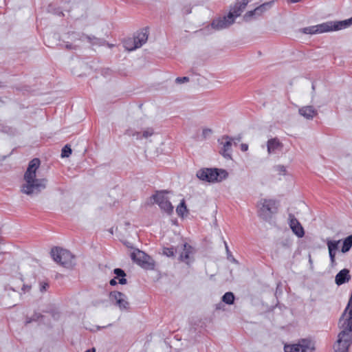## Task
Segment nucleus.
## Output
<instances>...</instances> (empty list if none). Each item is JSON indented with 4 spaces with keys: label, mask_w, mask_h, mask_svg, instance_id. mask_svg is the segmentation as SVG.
Instances as JSON below:
<instances>
[{
    "label": "nucleus",
    "mask_w": 352,
    "mask_h": 352,
    "mask_svg": "<svg viewBox=\"0 0 352 352\" xmlns=\"http://www.w3.org/2000/svg\"><path fill=\"white\" fill-rule=\"evenodd\" d=\"M287 1L288 3H298V2H301L302 0H287Z\"/></svg>",
    "instance_id": "42"
},
{
    "label": "nucleus",
    "mask_w": 352,
    "mask_h": 352,
    "mask_svg": "<svg viewBox=\"0 0 352 352\" xmlns=\"http://www.w3.org/2000/svg\"><path fill=\"white\" fill-rule=\"evenodd\" d=\"M298 113L307 120H313L318 115V111L313 106L307 105L300 107Z\"/></svg>",
    "instance_id": "17"
},
{
    "label": "nucleus",
    "mask_w": 352,
    "mask_h": 352,
    "mask_svg": "<svg viewBox=\"0 0 352 352\" xmlns=\"http://www.w3.org/2000/svg\"><path fill=\"white\" fill-rule=\"evenodd\" d=\"M82 37H85L91 45H103L105 43V41L104 39L97 38L94 36L82 34L79 39H81Z\"/></svg>",
    "instance_id": "19"
},
{
    "label": "nucleus",
    "mask_w": 352,
    "mask_h": 352,
    "mask_svg": "<svg viewBox=\"0 0 352 352\" xmlns=\"http://www.w3.org/2000/svg\"><path fill=\"white\" fill-rule=\"evenodd\" d=\"M3 261L2 254L0 252V263Z\"/></svg>",
    "instance_id": "44"
},
{
    "label": "nucleus",
    "mask_w": 352,
    "mask_h": 352,
    "mask_svg": "<svg viewBox=\"0 0 352 352\" xmlns=\"http://www.w3.org/2000/svg\"><path fill=\"white\" fill-rule=\"evenodd\" d=\"M153 133V131L152 129H148L146 131H144L142 133V137L147 138L150 136H151Z\"/></svg>",
    "instance_id": "37"
},
{
    "label": "nucleus",
    "mask_w": 352,
    "mask_h": 352,
    "mask_svg": "<svg viewBox=\"0 0 352 352\" xmlns=\"http://www.w3.org/2000/svg\"><path fill=\"white\" fill-rule=\"evenodd\" d=\"M43 316L41 314L35 313L31 318H27L26 324L30 323L32 321L38 320Z\"/></svg>",
    "instance_id": "29"
},
{
    "label": "nucleus",
    "mask_w": 352,
    "mask_h": 352,
    "mask_svg": "<svg viewBox=\"0 0 352 352\" xmlns=\"http://www.w3.org/2000/svg\"><path fill=\"white\" fill-rule=\"evenodd\" d=\"M234 295L232 292H226L223 296H222V301L228 305H232L234 301Z\"/></svg>",
    "instance_id": "24"
},
{
    "label": "nucleus",
    "mask_w": 352,
    "mask_h": 352,
    "mask_svg": "<svg viewBox=\"0 0 352 352\" xmlns=\"http://www.w3.org/2000/svg\"><path fill=\"white\" fill-rule=\"evenodd\" d=\"M335 27V21H327L316 25L304 28L302 32L308 34H321L330 31H337Z\"/></svg>",
    "instance_id": "6"
},
{
    "label": "nucleus",
    "mask_w": 352,
    "mask_h": 352,
    "mask_svg": "<svg viewBox=\"0 0 352 352\" xmlns=\"http://www.w3.org/2000/svg\"><path fill=\"white\" fill-rule=\"evenodd\" d=\"M110 301L118 306L120 310H126L129 308L126 296L120 292L113 291L109 294Z\"/></svg>",
    "instance_id": "9"
},
{
    "label": "nucleus",
    "mask_w": 352,
    "mask_h": 352,
    "mask_svg": "<svg viewBox=\"0 0 352 352\" xmlns=\"http://www.w3.org/2000/svg\"><path fill=\"white\" fill-rule=\"evenodd\" d=\"M175 248L173 247L171 248H164L163 249V254L166 255L168 257H173L175 256Z\"/></svg>",
    "instance_id": "28"
},
{
    "label": "nucleus",
    "mask_w": 352,
    "mask_h": 352,
    "mask_svg": "<svg viewBox=\"0 0 352 352\" xmlns=\"http://www.w3.org/2000/svg\"><path fill=\"white\" fill-rule=\"evenodd\" d=\"M116 278H114L113 279H111L110 281H109V284L112 286H114V285H117V281L116 280Z\"/></svg>",
    "instance_id": "41"
},
{
    "label": "nucleus",
    "mask_w": 352,
    "mask_h": 352,
    "mask_svg": "<svg viewBox=\"0 0 352 352\" xmlns=\"http://www.w3.org/2000/svg\"><path fill=\"white\" fill-rule=\"evenodd\" d=\"M39 285V289L41 292H45L47 289L49 287V284L47 282H41Z\"/></svg>",
    "instance_id": "34"
},
{
    "label": "nucleus",
    "mask_w": 352,
    "mask_h": 352,
    "mask_svg": "<svg viewBox=\"0 0 352 352\" xmlns=\"http://www.w3.org/2000/svg\"><path fill=\"white\" fill-rule=\"evenodd\" d=\"M340 241H331L328 240L327 245L328 247L329 252H331L332 250L337 251L338 249V245L340 243Z\"/></svg>",
    "instance_id": "26"
},
{
    "label": "nucleus",
    "mask_w": 352,
    "mask_h": 352,
    "mask_svg": "<svg viewBox=\"0 0 352 352\" xmlns=\"http://www.w3.org/2000/svg\"><path fill=\"white\" fill-rule=\"evenodd\" d=\"M152 198L162 211L165 212L168 215L173 213L174 208L168 197L165 196L164 192H158L155 195H153Z\"/></svg>",
    "instance_id": "8"
},
{
    "label": "nucleus",
    "mask_w": 352,
    "mask_h": 352,
    "mask_svg": "<svg viewBox=\"0 0 352 352\" xmlns=\"http://www.w3.org/2000/svg\"><path fill=\"white\" fill-rule=\"evenodd\" d=\"M28 289V287H27V286H25V285H24V286H23V289Z\"/></svg>",
    "instance_id": "48"
},
{
    "label": "nucleus",
    "mask_w": 352,
    "mask_h": 352,
    "mask_svg": "<svg viewBox=\"0 0 352 352\" xmlns=\"http://www.w3.org/2000/svg\"><path fill=\"white\" fill-rule=\"evenodd\" d=\"M195 250L190 245L185 243L183 245V251L180 253L179 260L190 266L195 261Z\"/></svg>",
    "instance_id": "10"
},
{
    "label": "nucleus",
    "mask_w": 352,
    "mask_h": 352,
    "mask_svg": "<svg viewBox=\"0 0 352 352\" xmlns=\"http://www.w3.org/2000/svg\"><path fill=\"white\" fill-rule=\"evenodd\" d=\"M275 170L279 172L280 174L285 175L286 172V168L283 165H277L274 167Z\"/></svg>",
    "instance_id": "32"
},
{
    "label": "nucleus",
    "mask_w": 352,
    "mask_h": 352,
    "mask_svg": "<svg viewBox=\"0 0 352 352\" xmlns=\"http://www.w3.org/2000/svg\"><path fill=\"white\" fill-rule=\"evenodd\" d=\"M336 23V30H340L342 29H345L352 24V16L350 19L343 20V21H335Z\"/></svg>",
    "instance_id": "20"
},
{
    "label": "nucleus",
    "mask_w": 352,
    "mask_h": 352,
    "mask_svg": "<svg viewBox=\"0 0 352 352\" xmlns=\"http://www.w3.org/2000/svg\"><path fill=\"white\" fill-rule=\"evenodd\" d=\"M147 39H148L147 31L146 30H144L140 32L137 33V34L135 35V36L134 37V39H133L134 45L133 47H126L129 51L134 50L142 46V45L146 42Z\"/></svg>",
    "instance_id": "15"
},
{
    "label": "nucleus",
    "mask_w": 352,
    "mask_h": 352,
    "mask_svg": "<svg viewBox=\"0 0 352 352\" xmlns=\"http://www.w3.org/2000/svg\"><path fill=\"white\" fill-rule=\"evenodd\" d=\"M351 276L348 269H343L340 270L335 277V282L338 285H341L350 280Z\"/></svg>",
    "instance_id": "18"
},
{
    "label": "nucleus",
    "mask_w": 352,
    "mask_h": 352,
    "mask_svg": "<svg viewBox=\"0 0 352 352\" xmlns=\"http://www.w3.org/2000/svg\"><path fill=\"white\" fill-rule=\"evenodd\" d=\"M131 258L135 263L144 270H152L155 268V263L154 260L143 251L135 249L131 252Z\"/></svg>",
    "instance_id": "5"
},
{
    "label": "nucleus",
    "mask_w": 352,
    "mask_h": 352,
    "mask_svg": "<svg viewBox=\"0 0 352 352\" xmlns=\"http://www.w3.org/2000/svg\"><path fill=\"white\" fill-rule=\"evenodd\" d=\"M233 138L228 136L224 135L222 137L221 140H219L218 142L223 144V148L220 151V153L223 155L226 159H231L232 158V145Z\"/></svg>",
    "instance_id": "11"
},
{
    "label": "nucleus",
    "mask_w": 352,
    "mask_h": 352,
    "mask_svg": "<svg viewBox=\"0 0 352 352\" xmlns=\"http://www.w3.org/2000/svg\"><path fill=\"white\" fill-rule=\"evenodd\" d=\"M51 255L54 261L65 267L71 268L75 265L74 256L67 250L54 248L51 250Z\"/></svg>",
    "instance_id": "4"
},
{
    "label": "nucleus",
    "mask_w": 352,
    "mask_h": 352,
    "mask_svg": "<svg viewBox=\"0 0 352 352\" xmlns=\"http://www.w3.org/2000/svg\"><path fill=\"white\" fill-rule=\"evenodd\" d=\"M189 81V78L188 77H177L176 79H175V82L177 83H179V84H181V83H184V82H188Z\"/></svg>",
    "instance_id": "35"
},
{
    "label": "nucleus",
    "mask_w": 352,
    "mask_h": 352,
    "mask_svg": "<svg viewBox=\"0 0 352 352\" xmlns=\"http://www.w3.org/2000/svg\"><path fill=\"white\" fill-rule=\"evenodd\" d=\"M254 15H256V11L255 9L253 10L247 12L243 17L245 21H248L252 16H253Z\"/></svg>",
    "instance_id": "31"
},
{
    "label": "nucleus",
    "mask_w": 352,
    "mask_h": 352,
    "mask_svg": "<svg viewBox=\"0 0 352 352\" xmlns=\"http://www.w3.org/2000/svg\"><path fill=\"white\" fill-rule=\"evenodd\" d=\"M212 130L210 129H204L202 131V135L204 138H206L208 136H209L212 133Z\"/></svg>",
    "instance_id": "38"
},
{
    "label": "nucleus",
    "mask_w": 352,
    "mask_h": 352,
    "mask_svg": "<svg viewBox=\"0 0 352 352\" xmlns=\"http://www.w3.org/2000/svg\"><path fill=\"white\" fill-rule=\"evenodd\" d=\"M352 247V235H350L344 239L343 241V245L342 247V252L346 253L349 252Z\"/></svg>",
    "instance_id": "22"
},
{
    "label": "nucleus",
    "mask_w": 352,
    "mask_h": 352,
    "mask_svg": "<svg viewBox=\"0 0 352 352\" xmlns=\"http://www.w3.org/2000/svg\"><path fill=\"white\" fill-rule=\"evenodd\" d=\"M72 154V148L70 146L66 144L61 151V157H68Z\"/></svg>",
    "instance_id": "27"
},
{
    "label": "nucleus",
    "mask_w": 352,
    "mask_h": 352,
    "mask_svg": "<svg viewBox=\"0 0 352 352\" xmlns=\"http://www.w3.org/2000/svg\"><path fill=\"white\" fill-rule=\"evenodd\" d=\"M113 273L117 276V277H120L119 279V283L121 285H124L126 283V279L124 278L126 274L124 271L120 268H116L113 270Z\"/></svg>",
    "instance_id": "23"
},
{
    "label": "nucleus",
    "mask_w": 352,
    "mask_h": 352,
    "mask_svg": "<svg viewBox=\"0 0 352 352\" xmlns=\"http://www.w3.org/2000/svg\"><path fill=\"white\" fill-rule=\"evenodd\" d=\"M126 135L128 136H136V139H141L142 136L140 132H133L132 130L129 129L126 131Z\"/></svg>",
    "instance_id": "30"
},
{
    "label": "nucleus",
    "mask_w": 352,
    "mask_h": 352,
    "mask_svg": "<svg viewBox=\"0 0 352 352\" xmlns=\"http://www.w3.org/2000/svg\"><path fill=\"white\" fill-rule=\"evenodd\" d=\"M283 148V143L277 138H270L267 142V149L269 155L280 152Z\"/></svg>",
    "instance_id": "14"
},
{
    "label": "nucleus",
    "mask_w": 352,
    "mask_h": 352,
    "mask_svg": "<svg viewBox=\"0 0 352 352\" xmlns=\"http://www.w3.org/2000/svg\"><path fill=\"white\" fill-rule=\"evenodd\" d=\"M234 23L232 19V14H228L226 16L213 20L211 23V28L215 30H220L228 28Z\"/></svg>",
    "instance_id": "12"
},
{
    "label": "nucleus",
    "mask_w": 352,
    "mask_h": 352,
    "mask_svg": "<svg viewBox=\"0 0 352 352\" xmlns=\"http://www.w3.org/2000/svg\"><path fill=\"white\" fill-rule=\"evenodd\" d=\"M85 352H96L95 348H91L88 350H87Z\"/></svg>",
    "instance_id": "43"
},
{
    "label": "nucleus",
    "mask_w": 352,
    "mask_h": 352,
    "mask_svg": "<svg viewBox=\"0 0 352 352\" xmlns=\"http://www.w3.org/2000/svg\"><path fill=\"white\" fill-rule=\"evenodd\" d=\"M314 350V344L309 340H302L298 344L284 346L285 352H313Z\"/></svg>",
    "instance_id": "7"
},
{
    "label": "nucleus",
    "mask_w": 352,
    "mask_h": 352,
    "mask_svg": "<svg viewBox=\"0 0 352 352\" xmlns=\"http://www.w3.org/2000/svg\"><path fill=\"white\" fill-rule=\"evenodd\" d=\"M258 216L265 221H270L277 212L278 204L274 199H262L258 204Z\"/></svg>",
    "instance_id": "3"
},
{
    "label": "nucleus",
    "mask_w": 352,
    "mask_h": 352,
    "mask_svg": "<svg viewBox=\"0 0 352 352\" xmlns=\"http://www.w3.org/2000/svg\"><path fill=\"white\" fill-rule=\"evenodd\" d=\"M273 1L266 2L255 8L256 15L260 16L272 7Z\"/></svg>",
    "instance_id": "21"
},
{
    "label": "nucleus",
    "mask_w": 352,
    "mask_h": 352,
    "mask_svg": "<svg viewBox=\"0 0 352 352\" xmlns=\"http://www.w3.org/2000/svg\"><path fill=\"white\" fill-rule=\"evenodd\" d=\"M236 140L238 142H239V141L241 140V138H240V137H239V138H237Z\"/></svg>",
    "instance_id": "47"
},
{
    "label": "nucleus",
    "mask_w": 352,
    "mask_h": 352,
    "mask_svg": "<svg viewBox=\"0 0 352 352\" xmlns=\"http://www.w3.org/2000/svg\"><path fill=\"white\" fill-rule=\"evenodd\" d=\"M77 36H80L78 34H76L75 32H72L69 34V36L71 37V39L73 40V39H76L77 38Z\"/></svg>",
    "instance_id": "40"
},
{
    "label": "nucleus",
    "mask_w": 352,
    "mask_h": 352,
    "mask_svg": "<svg viewBox=\"0 0 352 352\" xmlns=\"http://www.w3.org/2000/svg\"><path fill=\"white\" fill-rule=\"evenodd\" d=\"M196 175L199 179L209 183L221 182L228 176L226 170L216 168H201L197 172Z\"/></svg>",
    "instance_id": "2"
},
{
    "label": "nucleus",
    "mask_w": 352,
    "mask_h": 352,
    "mask_svg": "<svg viewBox=\"0 0 352 352\" xmlns=\"http://www.w3.org/2000/svg\"><path fill=\"white\" fill-rule=\"evenodd\" d=\"M176 212L178 216L184 217L185 212H188L184 199H182L179 205L176 208Z\"/></svg>",
    "instance_id": "25"
},
{
    "label": "nucleus",
    "mask_w": 352,
    "mask_h": 352,
    "mask_svg": "<svg viewBox=\"0 0 352 352\" xmlns=\"http://www.w3.org/2000/svg\"><path fill=\"white\" fill-rule=\"evenodd\" d=\"M248 149V145L246 144H241V150L242 151H246Z\"/></svg>",
    "instance_id": "39"
},
{
    "label": "nucleus",
    "mask_w": 352,
    "mask_h": 352,
    "mask_svg": "<svg viewBox=\"0 0 352 352\" xmlns=\"http://www.w3.org/2000/svg\"><path fill=\"white\" fill-rule=\"evenodd\" d=\"M224 244H225L226 250L227 254H228V258H231V261L232 262L237 263L236 260L234 258L232 257V256L231 254V252L229 250V248H228V246L227 245V243L226 241H224Z\"/></svg>",
    "instance_id": "33"
},
{
    "label": "nucleus",
    "mask_w": 352,
    "mask_h": 352,
    "mask_svg": "<svg viewBox=\"0 0 352 352\" xmlns=\"http://www.w3.org/2000/svg\"><path fill=\"white\" fill-rule=\"evenodd\" d=\"M289 226L292 229V232L299 238H301L305 234V231L300 223V222L298 221V219L294 217V214H289Z\"/></svg>",
    "instance_id": "13"
},
{
    "label": "nucleus",
    "mask_w": 352,
    "mask_h": 352,
    "mask_svg": "<svg viewBox=\"0 0 352 352\" xmlns=\"http://www.w3.org/2000/svg\"><path fill=\"white\" fill-rule=\"evenodd\" d=\"M336 251L332 250L331 252H329V257L331 260V265H333L335 264V257H336Z\"/></svg>",
    "instance_id": "36"
},
{
    "label": "nucleus",
    "mask_w": 352,
    "mask_h": 352,
    "mask_svg": "<svg viewBox=\"0 0 352 352\" xmlns=\"http://www.w3.org/2000/svg\"><path fill=\"white\" fill-rule=\"evenodd\" d=\"M40 160L34 158L28 164V168L24 173L23 179L25 183L21 187V191L30 196L36 195L44 190L47 184L45 178H36V171L40 166Z\"/></svg>",
    "instance_id": "1"
},
{
    "label": "nucleus",
    "mask_w": 352,
    "mask_h": 352,
    "mask_svg": "<svg viewBox=\"0 0 352 352\" xmlns=\"http://www.w3.org/2000/svg\"><path fill=\"white\" fill-rule=\"evenodd\" d=\"M248 2V0H239L234 5V8L230 10L228 14H232V19L234 21L236 17L241 14Z\"/></svg>",
    "instance_id": "16"
},
{
    "label": "nucleus",
    "mask_w": 352,
    "mask_h": 352,
    "mask_svg": "<svg viewBox=\"0 0 352 352\" xmlns=\"http://www.w3.org/2000/svg\"><path fill=\"white\" fill-rule=\"evenodd\" d=\"M125 245H126L127 247L132 248V247L129 245V243H128V242H127V243H125Z\"/></svg>",
    "instance_id": "45"
},
{
    "label": "nucleus",
    "mask_w": 352,
    "mask_h": 352,
    "mask_svg": "<svg viewBox=\"0 0 352 352\" xmlns=\"http://www.w3.org/2000/svg\"><path fill=\"white\" fill-rule=\"evenodd\" d=\"M67 48L71 49L72 48V45H67Z\"/></svg>",
    "instance_id": "46"
}]
</instances>
